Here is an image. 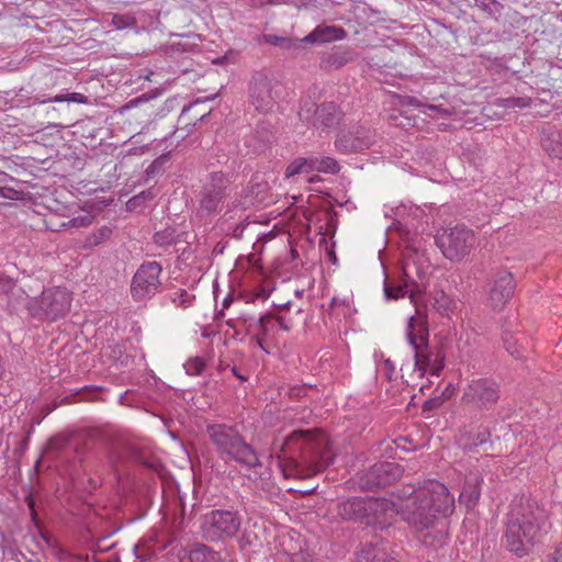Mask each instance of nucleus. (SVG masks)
<instances>
[{"label":"nucleus","mask_w":562,"mask_h":562,"mask_svg":"<svg viewBox=\"0 0 562 562\" xmlns=\"http://www.w3.org/2000/svg\"><path fill=\"white\" fill-rule=\"evenodd\" d=\"M285 477L307 479L328 467L333 459L323 438L313 430H295L280 445L277 456Z\"/></svg>","instance_id":"1"},{"label":"nucleus","mask_w":562,"mask_h":562,"mask_svg":"<svg viewBox=\"0 0 562 562\" xmlns=\"http://www.w3.org/2000/svg\"><path fill=\"white\" fill-rule=\"evenodd\" d=\"M395 510L414 531L423 533L441 525L453 513L454 497L445 484L431 480Z\"/></svg>","instance_id":"2"},{"label":"nucleus","mask_w":562,"mask_h":562,"mask_svg":"<svg viewBox=\"0 0 562 562\" xmlns=\"http://www.w3.org/2000/svg\"><path fill=\"white\" fill-rule=\"evenodd\" d=\"M547 520L546 510L536 499L516 497L507 514L506 542L508 550L518 557L526 555L541 533Z\"/></svg>","instance_id":"3"},{"label":"nucleus","mask_w":562,"mask_h":562,"mask_svg":"<svg viewBox=\"0 0 562 562\" xmlns=\"http://www.w3.org/2000/svg\"><path fill=\"white\" fill-rule=\"evenodd\" d=\"M205 434L214 452L226 464L235 462L248 470L262 467L258 452L246 441L236 425L209 423Z\"/></svg>","instance_id":"4"},{"label":"nucleus","mask_w":562,"mask_h":562,"mask_svg":"<svg viewBox=\"0 0 562 562\" xmlns=\"http://www.w3.org/2000/svg\"><path fill=\"white\" fill-rule=\"evenodd\" d=\"M34 290L23 289V292L30 299L27 311L32 318L41 322H56L65 317L70 311L72 302V292L64 285H48Z\"/></svg>","instance_id":"5"},{"label":"nucleus","mask_w":562,"mask_h":562,"mask_svg":"<svg viewBox=\"0 0 562 562\" xmlns=\"http://www.w3.org/2000/svg\"><path fill=\"white\" fill-rule=\"evenodd\" d=\"M407 340L413 347L415 370L424 376L427 370L432 375L439 376L445 368L446 352L442 347H430L428 344L427 323L415 316H411L407 324Z\"/></svg>","instance_id":"6"},{"label":"nucleus","mask_w":562,"mask_h":562,"mask_svg":"<svg viewBox=\"0 0 562 562\" xmlns=\"http://www.w3.org/2000/svg\"><path fill=\"white\" fill-rule=\"evenodd\" d=\"M435 241L445 258L450 261H460L471 252L476 239L473 231L463 224H458L438 232Z\"/></svg>","instance_id":"7"},{"label":"nucleus","mask_w":562,"mask_h":562,"mask_svg":"<svg viewBox=\"0 0 562 562\" xmlns=\"http://www.w3.org/2000/svg\"><path fill=\"white\" fill-rule=\"evenodd\" d=\"M243 518L238 510L212 509L203 517V533L211 541L220 539H232L240 530Z\"/></svg>","instance_id":"8"},{"label":"nucleus","mask_w":562,"mask_h":562,"mask_svg":"<svg viewBox=\"0 0 562 562\" xmlns=\"http://www.w3.org/2000/svg\"><path fill=\"white\" fill-rule=\"evenodd\" d=\"M279 83L265 71H255L248 82V102L254 109L267 114L273 110L280 97Z\"/></svg>","instance_id":"9"},{"label":"nucleus","mask_w":562,"mask_h":562,"mask_svg":"<svg viewBox=\"0 0 562 562\" xmlns=\"http://www.w3.org/2000/svg\"><path fill=\"white\" fill-rule=\"evenodd\" d=\"M231 179L222 171L209 173L202 181L198 193L199 212L211 215L218 211L220 204L227 196Z\"/></svg>","instance_id":"10"},{"label":"nucleus","mask_w":562,"mask_h":562,"mask_svg":"<svg viewBox=\"0 0 562 562\" xmlns=\"http://www.w3.org/2000/svg\"><path fill=\"white\" fill-rule=\"evenodd\" d=\"M403 474L404 468L400 463L376 462L359 476L358 484L362 491L378 492L395 483Z\"/></svg>","instance_id":"11"},{"label":"nucleus","mask_w":562,"mask_h":562,"mask_svg":"<svg viewBox=\"0 0 562 562\" xmlns=\"http://www.w3.org/2000/svg\"><path fill=\"white\" fill-rule=\"evenodd\" d=\"M501 398L499 384L488 378L472 380L463 391L462 402L481 411L493 409Z\"/></svg>","instance_id":"12"},{"label":"nucleus","mask_w":562,"mask_h":562,"mask_svg":"<svg viewBox=\"0 0 562 562\" xmlns=\"http://www.w3.org/2000/svg\"><path fill=\"white\" fill-rule=\"evenodd\" d=\"M299 116L303 122L312 124L316 128H334L341 119L342 112L335 102H323L316 105L312 101H304L300 108Z\"/></svg>","instance_id":"13"},{"label":"nucleus","mask_w":562,"mask_h":562,"mask_svg":"<svg viewBox=\"0 0 562 562\" xmlns=\"http://www.w3.org/2000/svg\"><path fill=\"white\" fill-rule=\"evenodd\" d=\"M243 283H226L225 295L222 301L223 310L228 308L234 300H244L246 303L255 302L256 300H267L273 289L266 290L262 286H256L254 290L241 289ZM223 293L220 283H213V294L215 301Z\"/></svg>","instance_id":"14"},{"label":"nucleus","mask_w":562,"mask_h":562,"mask_svg":"<svg viewBox=\"0 0 562 562\" xmlns=\"http://www.w3.org/2000/svg\"><path fill=\"white\" fill-rule=\"evenodd\" d=\"M374 142V134L370 130L355 126L349 131H340L335 146L340 153L351 154L368 149Z\"/></svg>","instance_id":"15"},{"label":"nucleus","mask_w":562,"mask_h":562,"mask_svg":"<svg viewBox=\"0 0 562 562\" xmlns=\"http://www.w3.org/2000/svg\"><path fill=\"white\" fill-rule=\"evenodd\" d=\"M483 481L479 471H471L465 474L462 491L459 495L460 504H463L468 509L473 508L480 499Z\"/></svg>","instance_id":"16"},{"label":"nucleus","mask_w":562,"mask_h":562,"mask_svg":"<svg viewBox=\"0 0 562 562\" xmlns=\"http://www.w3.org/2000/svg\"><path fill=\"white\" fill-rule=\"evenodd\" d=\"M356 562H398L387 554L383 541L374 540L360 544L356 552Z\"/></svg>","instance_id":"17"},{"label":"nucleus","mask_w":562,"mask_h":562,"mask_svg":"<svg viewBox=\"0 0 562 562\" xmlns=\"http://www.w3.org/2000/svg\"><path fill=\"white\" fill-rule=\"evenodd\" d=\"M384 295L386 300H397L406 295L409 296L412 303H419L424 295V291L419 289L422 285L425 289V283H383Z\"/></svg>","instance_id":"18"},{"label":"nucleus","mask_w":562,"mask_h":562,"mask_svg":"<svg viewBox=\"0 0 562 562\" xmlns=\"http://www.w3.org/2000/svg\"><path fill=\"white\" fill-rule=\"evenodd\" d=\"M357 54L350 47H336L330 53L324 54L319 61V67L323 70H338L346 66L348 63L355 60Z\"/></svg>","instance_id":"19"},{"label":"nucleus","mask_w":562,"mask_h":562,"mask_svg":"<svg viewBox=\"0 0 562 562\" xmlns=\"http://www.w3.org/2000/svg\"><path fill=\"white\" fill-rule=\"evenodd\" d=\"M347 32L335 25H317L310 34L302 38L303 44H325L333 41L342 40Z\"/></svg>","instance_id":"20"},{"label":"nucleus","mask_w":562,"mask_h":562,"mask_svg":"<svg viewBox=\"0 0 562 562\" xmlns=\"http://www.w3.org/2000/svg\"><path fill=\"white\" fill-rule=\"evenodd\" d=\"M337 514L344 520L362 521L368 515L367 502L360 497H350L338 504Z\"/></svg>","instance_id":"21"},{"label":"nucleus","mask_w":562,"mask_h":562,"mask_svg":"<svg viewBox=\"0 0 562 562\" xmlns=\"http://www.w3.org/2000/svg\"><path fill=\"white\" fill-rule=\"evenodd\" d=\"M487 304L493 310H501L514 294V283H488Z\"/></svg>","instance_id":"22"},{"label":"nucleus","mask_w":562,"mask_h":562,"mask_svg":"<svg viewBox=\"0 0 562 562\" xmlns=\"http://www.w3.org/2000/svg\"><path fill=\"white\" fill-rule=\"evenodd\" d=\"M541 146L551 157L562 159V132L553 126L543 128Z\"/></svg>","instance_id":"23"},{"label":"nucleus","mask_w":562,"mask_h":562,"mask_svg":"<svg viewBox=\"0 0 562 562\" xmlns=\"http://www.w3.org/2000/svg\"><path fill=\"white\" fill-rule=\"evenodd\" d=\"M262 41L267 44L278 46L283 50L291 52L295 55H299L304 50L302 45V38H293L288 36H279L274 34H263Z\"/></svg>","instance_id":"24"},{"label":"nucleus","mask_w":562,"mask_h":562,"mask_svg":"<svg viewBox=\"0 0 562 562\" xmlns=\"http://www.w3.org/2000/svg\"><path fill=\"white\" fill-rule=\"evenodd\" d=\"M188 562H222L217 551L206 544H195L188 552Z\"/></svg>","instance_id":"25"},{"label":"nucleus","mask_w":562,"mask_h":562,"mask_svg":"<svg viewBox=\"0 0 562 562\" xmlns=\"http://www.w3.org/2000/svg\"><path fill=\"white\" fill-rule=\"evenodd\" d=\"M448 541V532L445 528V520L442 524L434 529H426L423 535V543L426 547L438 549L443 547Z\"/></svg>","instance_id":"26"},{"label":"nucleus","mask_w":562,"mask_h":562,"mask_svg":"<svg viewBox=\"0 0 562 562\" xmlns=\"http://www.w3.org/2000/svg\"><path fill=\"white\" fill-rule=\"evenodd\" d=\"M434 307L441 315L450 317V313H453L457 310L458 303L441 290L435 292Z\"/></svg>","instance_id":"27"},{"label":"nucleus","mask_w":562,"mask_h":562,"mask_svg":"<svg viewBox=\"0 0 562 562\" xmlns=\"http://www.w3.org/2000/svg\"><path fill=\"white\" fill-rule=\"evenodd\" d=\"M161 270V266L156 261L143 263L132 281H157Z\"/></svg>","instance_id":"28"},{"label":"nucleus","mask_w":562,"mask_h":562,"mask_svg":"<svg viewBox=\"0 0 562 562\" xmlns=\"http://www.w3.org/2000/svg\"><path fill=\"white\" fill-rule=\"evenodd\" d=\"M313 164H315L313 157H299L288 166L285 170V177L291 178L301 173L307 175L313 171Z\"/></svg>","instance_id":"29"},{"label":"nucleus","mask_w":562,"mask_h":562,"mask_svg":"<svg viewBox=\"0 0 562 562\" xmlns=\"http://www.w3.org/2000/svg\"><path fill=\"white\" fill-rule=\"evenodd\" d=\"M488 443L493 446L491 441V430L487 427H483L475 436L469 437L463 443V450L467 452H475L480 446Z\"/></svg>","instance_id":"30"},{"label":"nucleus","mask_w":562,"mask_h":562,"mask_svg":"<svg viewBox=\"0 0 562 562\" xmlns=\"http://www.w3.org/2000/svg\"><path fill=\"white\" fill-rule=\"evenodd\" d=\"M157 283H131V294L136 302H143L154 296Z\"/></svg>","instance_id":"31"},{"label":"nucleus","mask_w":562,"mask_h":562,"mask_svg":"<svg viewBox=\"0 0 562 562\" xmlns=\"http://www.w3.org/2000/svg\"><path fill=\"white\" fill-rule=\"evenodd\" d=\"M313 160L315 161L313 164V171L335 175L340 170L338 161L331 157H313Z\"/></svg>","instance_id":"32"},{"label":"nucleus","mask_w":562,"mask_h":562,"mask_svg":"<svg viewBox=\"0 0 562 562\" xmlns=\"http://www.w3.org/2000/svg\"><path fill=\"white\" fill-rule=\"evenodd\" d=\"M179 240L180 235L176 234V229L173 227H166L154 235L155 244L161 247L177 244Z\"/></svg>","instance_id":"33"},{"label":"nucleus","mask_w":562,"mask_h":562,"mask_svg":"<svg viewBox=\"0 0 562 562\" xmlns=\"http://www.w3.org/2000/svg\"><path fill=\"white\" fill-rule=\"evenodd\" d=\"M154 199V193L150 190L142 191L140 193L132 196L126 202V210L130 212H136L145 206L147 201Z\"/></svg>","instance_id":"34"},{"label":"nucleus","mask_w":562,"mask_h":562,"mask_svg":"<svg viewBox=\"0 0 562 562\" xmlns=\"http://www.w3.org/2000/svg\"><path fill=\"white\" fill-rule=\"evenodd\" d=\"M503 342L506 351L516 359H520L522 357L520 352V347L518 346V340L515 335L510 331H504L503 334Z\"/></svg>","instance_id":"35"},{"label":"nucleus","mask_w":562,"mask_h":562,"mask_svg":"<svg viewBox=\"0 0 562 562\" xmlns=\"http://www.w3.org/2000/svg\"><path fill=\"white\" fill-rule=\"evenodd\" d=\"M170 160V153L162 154L157 157L146 169L148 178L155 177L165 169V165Z\"/></svg>","instance_id":"36"},{"label":"nucleus","mask_w":562,"mask_h":562,"mask_svg":"<svg viewBox=\"0 0 562 562\" xmlns=\"http://www.w3.org/2000/svg\"><path fill=\"white\" fill-rule=\"evenodd\" d=\"M70 446V437L65 435H57L52 437L47 442V448L56 453L63 452Z\"/></svg>","instance_id":"37"},{"label":"nucleus","mask_w":562,"mask_h":562,"mask_svg":"<svg viewBox=\"0 0 562 562\" xmlns=\"http://www.w3.org/2000/svg\"><path fill=\"white\" fill-rule=\"evenodd\" d=\"M183 367L188 374L200 375L205 369V361L201 357H193L188 359Z\"/></svg>","instance_id":"38"},{"label":"nucleus","mask_w":562,"mask_h":562,"mask_svg":"<svg viewBox=\"0 0 562 562\" xmlns=\"http://www.w3.org/2000/svg\"><path fill=\"white\" fill-rule=\"evenodd\" d=\"M172 301L175 303H178V305L182 306V307H188L189 305H191L192 301L195 299V295L191 292H189L188 290H183V289H177L173 293H172Z\"/></svg>","instance_id":"39"},{"label":"nucleus","mask_w":562,"mask_h":562,"mask_svg":"<svg viewBox=\"0 0 562 562\" xmlns=\"http://www.w3.org/2000/svg\"><path fill=\"white\" fill-rule=\"evenodd\" d=\"M49 101H52V102L67 101V102H76V103H81V104L89 103L88 97H86L85 94H81V93H77V92H71V93H66V94H57Z\"/></svg>","instance_id":"40"},{"label":"nucleus","mask_w":562,"mask_h":562,"mask_svg":"<svg viewBox=\"0 0 562 562\" xmlns=\"http://www.w3.org/2000/svg\"><path fill=\"white\" fill-rule=\"evenodd\" d=\"M136 23V19L131 15L114 14L112 18V24L119 30L134 27Z\"/></svg>","instance_id":"41"},{"label":"nucleus","mask_w":562,"mask_h":562,"mask_svg":"<svg viewBox=\"0 0 562 562\" xmlns=\"http://www.w3.org/2000/svg\"><path fill=\"white\" fill-rule=\"evenodd\" d=\"M92 218L93 217L90 214L80 215L69 220L68 222L61 223V227H87L92 223Z\"/></svg>","instance_id":"42"},{"label":"nucleus","mask_w":562,"mask_h":562,"mask_svg":"<svg viewBox=\"0 0 562 562\" xmlns=\"http://www.w3.org/2000/svg\"><path fill=\"white\" fill-rule=\"evenodd\" d=\"M271 322L272 316L269 314L259 317L255 324V329L257 330L256 334H259L262 337L267 336L270 330Z\"/></svg>","instance_id":"43"},{"label":"nucleus","mask_w":562,"mask_h":562,"mask_svg":"<svg viewBox=\"0 0 562 562\" xmlns=\"http://www.w3.org/2000/svg\"><path fill=\"white\" fill-rule=\"evenodd\" d=\"M202 104L201 101H195V102H192L190 103L189 105H186L183 109H182V112H181V117L183 120H186L187 117L190 116L191 112H194V115H195V121H202L204 117H205V113H200L199 111H196L198 106H200Z\"/></svg>","instance_id":"44"},{"label":"nucleus","mask_w":562,"mask_h":562,"mask_svg":"<svg viewBox=\"0 0 562 562\" xmlns=\"http://www.w3.org/2000/svg\"><path fill=\"white\" fill-rule=\"evenodd\" d=\"M529 98H516L510 97L503 100V105L507 109H515V108H527L530 104Z\"/></svg>","instance_id":"45"},{"label":"nucleus","mask_w":562,"mask_h":562,"mask_svg":"<svg viewBox=\"0 0 562 562\" xmlns=\"http://www.w3.org/2000/svg\"><path fill=\"white\" fill-rule=\"evenodd\" d=\"M423 486H414L412 484H407L405 486H403L402 488H398L397 492H396V495L398 498H403L406 501H409L411 498H413V496H415L422 488Z\"/></svg>","instance_id":"46"},{"label":"nucleus","mask_w":562,"mask_h":562,"mask_svg":"<svg viewBox=\"0 0 562 562\" xmlns=\"http://www.w3.org/2000/svg\"><path fill=\"white\" fill-rule=\"evenodd\" d=\"M443 404V398L442 396H434L431 398H428L427 401L424 402L423 404V412H432V411H436L438 409L441 405Z\"/></svg>","instance_id":"47"},{"label":"nucleus","mask_w":562,"mask_h":562,"mask_svg":"<svg viewBox=\"0 0 562 562\" xmlns=\"http://www.w3.org/2000/svg\"><path fill=\"white\" fill-rule=\"evenodd\" d=\"M256 540L257 536L255 533L245 530L239 539V547L241 550L252 547Z\"/></svg>","instance_id":"48"},{"label":"nucleus","mask_w":562,"mask_h":562,"mask_svg":"<svg viewBox=\"0 0 562 562\" xmlns=\"http://www.w3.org/2000/svg\"><path fill=\"white\" fill-rule=\"evenodd\" d=\"M108 539H109L108 536L99 538L97 540L95 544H94L93 552H108V551H110L115 546V543L108 544L106 543Z\"/></svg>","instance_id":"49"},{"label":"nucleus","mask_w":562,"mask_h":562,"mask_svg":"<svg viewBox=\"0 0 562 562\" xmlns=\"http://www.w3.org/2000/svg\"><path fill=\"white\" fill-rule=\"evenodd\" d=\"M193 47L192 44L183 41L182 38L179 42H175L171 44V50L177 53L190 52Z\"/></svg>","instance_id":"50"},{"label":"nucleus","mask_w":562,"mask_h":562,"mask_svg":"<svg viewBox=\"0 0 562 562\" xmlns=\"http://www.w3.org/2000/svg\"><path fill=\"white\" fill-rule=\"evenodd\" d=\"M26 503H27V506L30 508V515H31L32 521L35 525H37L38 519H37V515H36V512H35V502H34V499H33V497L31 495L26 497Z\"/></svg>","instance_id":"51"},{"label":"nucleus","mask_w":562,"mask_h":562,"mask_svg":"<svg viewBox=\"0 0 562 562\" xmlns=\"http://www.w3.org/2000/svg\"><path fill=\"white\" fill-rule=\"evenodd\" d=\"M520 278L517 273L510 271V270H504L502 273L498 274L497 279L495 281H506V279H515Z\"/></svg>","instance_id":"52"},{"label":"nucleus","mask_w":562,"mask_h":562,"mask_svg":"<svg viewBox=\"0 0 562 562\" xmlns=\"http://www.w3.org/2000/svg\"><path fill=\"white\" fill-rule=\"evenodd\" d=\"M348 302L346 299H339L338 296H331L329 302V308H334L338 305H346Z\"/></svg>","instance_id":"53"},{"label":"nucleus","mask_w":562,"mask_h":562,"mask_svg":"<svg viewBox=\"0 0 562 562\" xmlns=\"http://www.w3.org/2000/svg\"><path fill=\"white\" fill-rule=\"evenodd\" d=\"M150 98H151V95H149L148 93H144L140 97L131 100L128 105H131V106L137 105L140 102L148 101Z\"/></svg>","instance_id":"54"},{"label":"nucleus","mask_w":562,"mask_h":562,"mask_svg":"<svg viewBox=\"0 0 562 562\" xmlns=\"http://www.w3.org/2000/svg\"><path fill=\"white\" fill-rule=\"evenodd\" d=\"M245 227V225H236L232 232L233 237L237 239L241 238Z\"/></svg>","instance_id":"55"},{"label":"nucleus","mask_w":562,"mask_h":562,"mask_svg":"<svg viewBox=\"0 0 562 562\" xmlns=\"http://www.w3.org/2000/svg\"><path fill=\"white\" fill-rule=\"evenodd\" d=\"M454 392V387L451 384H448L447 387L441 392L439 396H442L443 402L452 396Z\"/></svg>","instance_id":"56"},{"label":"nucleus","mask_w":562,"mask_h":562,"mask_svg":"<svg viewBox=\"0 0 562 562\" xmlns=\"http://www.w3.org/2000/svg\"><path fill=\"white\" fill-rule=\"evenodd\" d=\"M550 562H562V546L558 547L552 553Z\"/></svg>","instance_id":"57"},{"label":"nucleus","mask_w":562,"mask_h":562,"mask_svg":"<svg viewBox=\"0 0 562 562\" xmlns=\"http://www.w3.org/2000/svg\"><path fill=\"white\" fill-rule=\"evenodd\" d=\"M277 322H278V325H279L280 329H282L284 331H289L290 330L289 325L285 323V321L282 317H278Z\"/></svg>","instance_id":"58"},{"label":"nucleus","mask_w":562,"mask_h":562,"mask_svg":"<svg viewBox=\"0 0 562 562\" xmlns=\"http://www.w3.org/2000/svg\"><path fill=\"white\" fill-rule=\"evenodd\" d=\"M254 339L256 340L257 345L262 349L265 350V347H263V337L260 336L259 334H256Z\"/></svg>","instance_id":"59"},{"label":"nucleus","mask_w":562,"mask_h":562,"mask_svg":"<svg viewBox=\"0 0 562 562\" xmlns=\"http://www.w3.org/2000/svg\"><path fill=\"white\" fill-rule=\"evenodd\" d=\"M290 304H291V301H290V300H288V301H285V302H273V305H274L276 307H280V308H281V307H282V308H286Z\"/></svg>","instance_id":"60"},{"label":"nucleus","mask_w":562,"mask_h":562,"mask_svg":"<svg viewBox=\"0 0 562 562\" xmlns=\"http://www.w3.org/2000/svg\"><path fill=\"white\" fill-rule=\"evenodd\" d=\"M228 60V56L224 55L213 60L214 64L223 65Z\"/></svg>","instance_id":"61"},{"label":"nucleus","mask_w":562,"mask_h":562,"mask_svg":"<svg viewBox=\"0 0 562 562\" xmlns=\"http://www.w3.org/2000/svg\"><path fill=\"white\" fill-rule=\"evenodd\" d=\"M138 549H139V547L136 544V546L134 547V553H135L136 558H137V559H139V560L145 561L147 558H146L145 555L139 554V553H138Z\"/></svg>","instance_id":"62"},{"label":"nucleus","mask_w":562,"mask_h":562,"mask_svg":"<svg viewBox=\"0 0 562 562\" xmlns=\"http://www.w3.org/2000/svg\"><path fill=\"white\" fill-rule=\"evenodd\" d=\"M384 364H385V367H386L390 371H393V370H394V366H393V363H392V361H391L390 359H386V360L384 361Z\"/></svg>","instance_id":"63"},{"label":"nucleus","mask_w":562,"mask_h":562,"mask_svg":"<svg viewBox=\"0 0 562 562\" xmlns=\"http://www.w3.org/2000/svg\"><path fill=\"white\" fill-rule=\"evenodd\" d=\"M100 234H101V236L105 237V236H109L111 234V231L108 227H103L100 231Z\"/></svg>","instance_id":"64"}]
</instances>
